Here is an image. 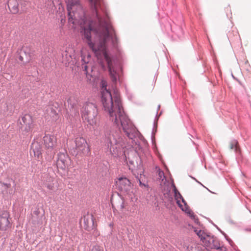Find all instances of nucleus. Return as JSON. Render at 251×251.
<instances>
[{
	"label": "nucleus",
	"mask_w": 251,
	"mask_h": 251,
	"mask_svg": "<svg viewBox=\"0 0 251 251\" xmlns=\"http://www.w3.org/2000/svg\"><path fill=\"white\" fill-rule=\"evenodd\" d=\"M103 140L105 146L107 150H109L110 153L114 157H117L122 154L125 153L124 149L126 144L123 138H117L113 132L108 128L105 127L104 130Z\"/></svg>",
	"instance_id": "obj_3"
},
{
	"label": "nucleus",
	"mask_w": 251,
	"mask_h": 251,
	"mask_svg": "<svg viewBox=\"0 0 251 251\" xmlns=\"http://www.w3.org/2000/svg\"><path fill=\"white\" fill-rule=\"evenodd\" d=\"M100 83L101 101L109 120L117 126H120L127 137L134 140L140 133L125 113L117 92L114 90L115 96L113 98L111 93L107 89L106 82L102 80Z\"/></svg>",
	"instance_id": "obj_2"
},
{
	"label": "nucleus",
	"mask_w": 251,
	"mask_h": 251,
	"mask_svg": "<svg viewBox=\"0 0 251 251\" xmlns=\"http://www.w3.org/2000/svg\"><path fill=\"white\" fill-rule=\"evenodd\" d=\"M11 219L7 211H3L0 213V230L2 231L8 230L11 227Z\"/></svg>",
	"instance_id": "obj_8"
},
{
	"label": "nucleus",
	"mask_w": 251,
	"mask_h": 251,
	"mask_svg": "<svg viewBox=\"0 0 251 251\" xmlns=\"http://www.w3.org/2000/svg\"><path fill=\"white\" fill-rule=\"evenodd\" d=\"M75 147L70 148V152L73 156L86 154L89 151L87 142L85 138L81 137H76L75 139Z\"/></svg>",
	"instance_id": "obj_6"
},
{
	"label": "nucleus",
	"mask_w": 251,
	"mask_h": 251,
	"mask_svg": "<svg viewBox=\"0 0 251 251\" xmlns=\"http://www.w3.org/2000/svg\"><path fill=\"white\" fill-rule=\"evenodd\" d=\"M67 3V9L68 11V15L69 21H70L71 19H73V15L71 10L75 6H79V0H66Z\"/></svg>",
	"instance_id": "obj_16"
},
{
	"label": "nucleus",
	"mask_w": 251,
	"mask_h": 251,
	"mask_svg": "<svg viewBox=\"0 0 251 251\" xmlns=\"http://www.w3.org/2000/svg\"><path fill=\"white\" fill-rule=\"evenodd\" d=\"M121 207H122V208H124L123 203H122V204L121 205Z\"/></svg>",
	"instance_id": "obj_36"
},
{
	"label": "nucleus",
	"mask_w": 251,
	"mask_h": 251,
	"mask_svg": "<svg viewBox=\"0 0 251 251\" xmlns=\"http://www.w3.org/2000/svg\"><path fill=\"white\" fill-rule=\"evenodd\" d=\"M91 13L84 16V25L81 26L82 38L94 52L98 63L103 71L108 70L114 84L119 80L116 67L117 57L108 49L107 42L111 41L113 48H118V39L109 21V17L103 0H88Z\"/></svg>",
	"instance_id": "obj_1"
},
{
	"label": "nucleus",
	"mask_w": 251,
	"mask_h": 251,
	"mask_svg": "<svg viewBox=\"0 0 251 251\" xmlns=\"http://www.w3.org/2000/svg\"><path fill=\"white\" fill-rule=\"evenodd\" d=\"M83 228L85 230L90 231L95 228L94 218L92 214L87 212L83 215Z\"/></svg>",
	"instance_id": "obj_12"
},
{
	"label": "nucleus",
	"mask_w": 251,
	"mask_h": 251,
	"mask_svg": "<svg viewBox=\"0 0 251 251\" xmlns=\"http://www.w3.org/2000/svg\"><path fill=\"white\" fill-rule=\"evenodd\" d=\"M140 176H141V175H140ZM140 177H141V176H140V177L138 176H137L136 177V178L138 179V181L139 182V184L140 187H141L142 188L143 187H148V185L147 183H145V182H143L141 180Z\"/></svg>",
	"instance_id": "obj_28"
},
{
	"label": "nucleus",
	"mask_w": 251,
	"mask_h": 251,
	"mask_svg": "<svg viewBox=\"0 0 251 251\" xmlns=\"http://www.w3.org/2000/svg\"><path fill=\"white\" fill-rule=\"evenodd\" d=\"M58 103H55V105H50L49 109L50 110V116L56 119L57 117L58 112L59 111L58 109Z\"/></svg>",
	"instance_id": "obj_21"
},
{
	"label": "nucleus",
	"mask_w": 251,
	"mask_h": 251,
	"mask_svg": "<svg viewBox=\"0 0 251 251\" xmlns=\"http://www.w3.org/2000/svg\"><path fill=\"white\" fill-rule=\"evenodd\" d=\"M18 50L21 52L22 55H25V62H28L31 59L30 49L28 47H23Z\"/></svg>",
	"instance_id": "obj_18"
},
{
	"label": "nucleus",
	"mask_w": 251,
	"mask_h": 251,
	"mask_svg": "<svg viewBox=\"0 0 251 251\" xmlns=\"http://www.w3.org/2000/svg\"><path fill=\"white\" fill-rule=\"evenodd\" d=\"M194 231L199 236V237L201 238V240H205V241H206L207 238H209V237H207V238H205L206 235L203 231H201V230H199L195 228Z\"/></svg>",
	"instance_id": "obj_23"
},
{
	"label": "nucleus",
	"mask_w": 251,
	"mask_h": 251,
	"mask_svg": "<svg viewBox=\"0 0 251 251\" xmlns=\"http://www.w3.org/2000/svg\"><path fill=\"white\" fill-rule=\"evenodd\" d=\"M160 108V105H158V106H157V112H156V113H157L158 115H159V114H158V111L159 110Z\"/></svg>",
	"instance_id": "obj_34"
},
{
	"label": "nucleus",
	"mask_w": 251,
	"mask_h": 251,
	"mask_svg": "<svg viewBox=\"0 0 251 251\" xmlns=\"http://www.w3.org/2000/svg\"><path fill=\"white\" fill-rule=\"evenodd\" d=\"M208 243L207 244L206 243V241L205 242V245L206 246L209 247L211 249H215L218 250V249L219 248V247L220 246L218 241L214 239L210 238L208 241Z\"/></svg>",
	"instance_id": "obj_20"
},
{
	"label": "nucleus",
	"mask_w": 251,
	"mask_h": 251,
	"mask_svg": "<svg viewBox=\"0 0 251 251\" xmlns=\"http://www.w3.org/2000/svg\"><path fill=\"white\" fill-rule=\"evenodd\" d=\"M162 111H161L159 113V115H158L157 113L156 114V116L155 117L154 122H153V128L151 132V139L152 143L155 141V135L156 132H157V122L159 119V117L162 114Z\"/></svg>",
	"instance_id": "obj_19"
},
{
	"label": "nucleus",
	"mask_w": 251,
	"mask_h": 251,
	"mask_svg": "<svg viewBox=\"0 0 251 251\" xmlns=\"http://www.w3.org/2000/svg\"><path fill=\"white\" fill-rule=\"evenodd\" d=\"M124 162L126 163L130 167V166L134 165V161L130 159L129 157H127L126 153H124Z\"/></svg>",
	"instance_id": "obj_24"
},
{
	"label": "nucleus",
	"mask_w": 251,
	"mask_h": 251,
	"mask_svg": "<svg viewBox=\"0 0 251 251\" xmlns=\"http://www.w3.org/2000/svg\"><path fill=\"white\" fill-rule=\"evenodd\" d=\"M30 152L32 151L34 155L37 158V159H41L42 158V147L41 144L38 142L34 141L32 143L30 146Z\"/></svg>",
	"instance_id": "obj_15"
},
{
	"label": "nucleus",
	"mask_w": 251,
	"mask_h": 251,
	"mask_svg": "<svg viewBox=\"0 0 251 251\" xmlns=\"http://www.w3.org/2000/svg\"><path fill=\"white\" fill-rule=\"evenodd\" d=\"M20 123L21 125V130L25 132V134L29 132L33 127V120L29 114H25L23 116L21 120H20Z\"/></svg>",
	"instance_id": "obj_10"
},
{
	"label": "nucleus",
	"mask_w": 251,
	"mask_h": 251,
	"mask_svg": "<svg viewBox=\"0 0 251 251\" xmlns=\"http://www.w3.org/2000/svg\"><path fill=\"white\" fill-rule=\"evenodd\" d=\"M218 250H219V251H226V248L223 246H220L219 248H218Z\"/></svg>",
	"instance_id": "obj_32"
},
{
	"label": "nucleus",
	"mask_w": 251,
	"mask_h": 251,
	"mask_svg": "<svg viewBox=\"0 0 251 251\" xmlns=\"http://www.w3.org/2000/svg\"><path fill=\"white\" fill-rule=\"evenodd\" d=\"M68 108L70 109L71 115L76 116L79 114L77 108V101L74 97H70L67 101Z\"/></svg>",
	"instance_id": "obj_14"
},
{
	"label": "nucleus",
	"mask_w": 251,
	"mask_h": 251,
	"mask_svg": "<svg viewBox=\"0 0 251 251\" xmlns=\"http://www.w3.org/2000/svg\"><path fill=\"white\" fill-rule=\"evenodd\" d=\"M45 186L49 190H52L54 187L53 184L51 183H45Z\"/></svg>",
	"instance_id": "obj_31"
},
{
	"label": "nucleus",
	"mask_w": 251,
	"mask_h": 251,
	"mask_svg": "<svg viewBox=\"0 0 251 251\" xmlns=\"http://www.w3.org/2000/svg\"><path fill=\"white\" fill-rule=\"evenodd\" d=\"M68 166L67 163L56 162V166L58 169L65 171Z\"/></svg>",
	"instance_id": "obj_26"
},
{
	"label": "nucleus",
	"mask_w": 251,
	"mask_h": 251,
	"mask_svg": "<svg viewBox=\"0 0 251 251\" xmlns=\"http://www.w3.org/2000/svg\"><path fill=\"white\" fill-rule=\"evenodd\" d=\"M20 0H8L7 5L11 13L16 14L19 11Z\"/></svg>",
	"instance_id": "obj_17"
},
{
	"label": "nucleus",
	"mask_w": 251,
	"mask_h": 251,
	"mask_svg": "<svg viewBox=\"0 0 251 251\" xmlns=\"http://www.w3.org/2000/svg\"><path fill=\"white\" fill-rule=\"evenodd\" d=\"M36 214H38V212L37 211L34 212Z\"/></svg>",
	"instance_id": "obj_35"
},
{
	"label": "nucleus",
	"mask_w": 251,
	"mask_h": 251,
	"mask_svg": "<svg viewBox=\"0 0 251 251\" xmlns=\"http://www.w3.org/2000/svg\"><path fill=\"white\" fill-rule=\"evenodd\" d=\"M82 120L88 124L93 126L96 123V117L98 115V109L95 103L86 102L80 110Z\"/></svg>",
	"instance_id": "obj_5"
},
{
	"label": "nucleus",
	"mask_w": 251,
	"mask_h": 251,
	"mask_svg": "<svg viewBox=\"0 0 251 251\" xmlns=\"http://www.w3.org/2000/svg\"><path fill=\"white\" fill-rule=\"evenodd\" d=\"M12 180L13 183V187L14 188V189L11 188V184L10 183H5L2 181H0L2 193L4 195H7V196H9L10 198H11L15 192V181L14 180Z\"/></svg>",
	"instance_id": "obj_13"
},
{
	"label": "nucleus",
	"mask_w": 251,
	"mask_h": 251,
	"mask_svg": "<svg viewBox=\"0 0 251 251\" xmlns=\"http://www.w3.org/2000/svg\"><path fill=\"white\" fill-rule=\"evenodd\" d=\"M43 141L46 149L47 150V153H50V157L53 156L54 152H52L54 149L56 143L55 138L53 135L49 134L45 135L43 137Z\"/></svg>",
	"instance_id": "obj_11"
},
{
	"label": "nucleus",
	"mask_w": 251,
	"mask_h": 251,
	"mask_svg": "<svg viewBox=\"0 0 251 251\" xmlns=\"http://www.w3.org/2000/svg\"><path fill=\"white\" fill-rule=\"evenodd\" d=\"M118 190L122 193L131 195L133 193V187L130 181L126 177L118 178Z\"/></svg>",
	"instance_id": "obj_7"
},
{
	"label": "nucleus",
	"mask_w": 251,
	"mask_h": 251,
	"mask_svg": "<svg viewBox=\"0 0 251 251\" xmlns=\"http://www.w3.org/2000/svg\"><path fill=\"white\" fill-rule=\"evenodd\" d=\"M230 149L231 150H234L236 151H238V144L236 141H233L230 144Z\"/></svg>",
	"instance_id": "obj_25"
},
{
	"label": "nucleus",
	"mask_w": 251,
	"mask_h": 251,
	"mask_svg": "<svg viewBox=\"0 0 251 251\" xmlns=\"http://www.w3.org/2000/svg\"><path fill=\"white\" fill-rule=\"evenodd\" d=\"M174 194L176 200V203L178 206L182 209V210L186 212L189 213L191 217H194L193 213H191L189 212V209L188 207L186 202L185 201L184 199L176 189L175 186L174 185Z\"/></svg>",
	"instance_id": "obj_9"
},
{
	"label": "nucleus",
	"mask_w": 251,
	"mask_h": 251,
	"mask_svg": "<svg viewBox=\"0 0 251 251\" xmlns=\"http://www.w3.org/2000/svg\"><path fill=\"white\" fill-rule=\"evenodd\" d=\"M156 171L158 176L157 180L161 186L164 200L169 202L171 206L173 204V192L171 191L173 188V179H171L170 181L168 180L164 172L160 168L156 167Z\"/></svg>",
	"instance_id": "obj_4"
},
{
	"label": "nucleus",
	"mask_w": 251,
	"mask_h": 251,
	"mask_svg": "<svg viewBox=\"0 0 251 251\" xmlns=\"http://www.w3.org/2000/svg\"><path fill=\"white\" fill-rule=\"evenodd\" d=\"M91 251H104L103 248L100 246H94Z\"/></svg>",
	"instance_id": "obj_29"
},
{
	"label": "nucleus",
	"mask_w": 251,
	"mask_h": 251,
	"mask_svg": "<svg viewBox=\"0 0 251 251\" xmlns=\"http://www.w3.org/2000/svg\"><path fill=\"white\" fill-rule=\"evenodd\" d=\"M17 57L19 59V60L21 62H23L24 64L25 62V55H22L21 52L17 50Z\"/></svg>",
	"instance_id": "obj_27"
},
{
	"label": "nucleus",
	"mask_w": 251,
	"mask_h": 251,
	"mask_svg": "<svg viewBox=\"0 0 251 251\" xmlns=\"http://www.w3.org/2000/svg\"><path fill=\"white\" fill-rule=\"evenodd\" d=\"M68 160V156L67 154L61 152L58 153L56 162L67 163Z\"/></svg>",
	"instance_id": "obj_22"
},
{
	"label": "nucleus",
	"mask_w": 251,
	"mask_h": 251,
	"mask_svg": "<svg viewBox=\"0 0 251 251\" xmlns=\"http://www.w3.org/2000/svg\"><path fill=\"white\" fill-rule=\"evenodd\" d=\"M86 62H84V64L82 65L83 71L85 72L86 75L88 74V66L86 64Z\"/></svg>",
	"instance_id": "obj_30"
},
{
	"label": "nucleus",
	"mask_w": 251,
	"mask_h": 251,
	"mask_svg": "<svg viewBox=\"0 0 251 251\" xmlns=\"http://www.w3.org/2000/svg\"><path fill=\"white\" fill-rule=\"evenodd\" d=\"M187 249H188V251H193V246H191L190 247L188 246L187 247Z\"/></svg>",
	"instance_id": "obj_33"
}]
</instances>
